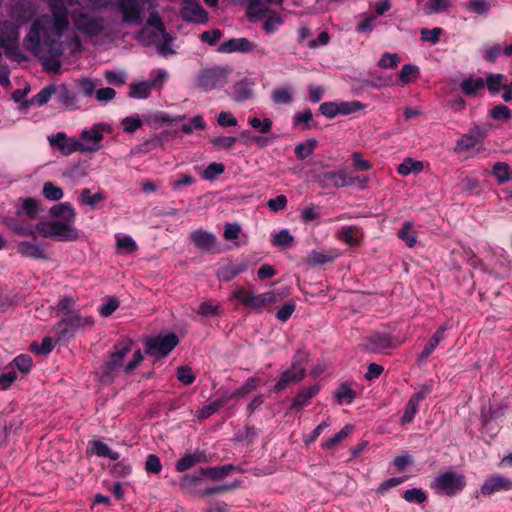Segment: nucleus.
<instances>
[{
  "mask_svg": "<svg viewBox=\"0 0 512 512\" xmlns=\"http://www.w3.org/2000/svg\"><path fill=\"white\" fill-rule=\"evenodd\" d=\"M166 32L165 28L163 33L158 34L156 33L155 28L143 27L139 32L138 38L147 45L156 44Z\"/></svg>",
  "mask_w": 512,
  "mask_h": 512,
  "instance_id": "obj_50",
  "label": "nucleus"
},
{
  "mask_svg": "<svg viewBox=\"0 0 512 512\" xmlns=\"http://www.w3.org/2000/svg\"><path fill=\"white\" fill-rule=\"evenodd\" d=\"M105 199L106 195L103 191H99L95 194H92L89 188H83L80 191L78 202L81 205H86L89 206L90 208H95L97 203L102 202Z\"/></svg>",
  "mask_w": 512,
  "mask_h": 512,
  "instance_id": "obj_37",
  "label": "nucleus"
},
{
  "mask_svg": "<svg viewBox=\"0 0 512 512\" xmlns=\"http://www.w3.org/2000/svg\"><path fill=\"white\" fill-rule=\"evenodd\" d=\"M230 73L231 68L228 66L203 68L197 76L196 86L205 92L220 89L227 84Z\"/></svg>",
  "mask_w": 512,
  "mask_h": 512,
  "instance_id": "obj_5",
  "label": "nucleus"
},
{
  "mask_svg": "<svg viewBox=\"0 0 512 512\" xmlns=\"http://www.w3.org/2000/svg\"><path fill=\"white\" fill-rule=\"evenodd\" d=\"M397 236L409 248H413L417 244L418 233L414 229V224L412 221H405L402 224L401 229L397 232Z\"/></svg>",
  "mask_w": 512,
  "mask_h": 512,
  "instance_id": "obj_31",
  "label": "nucleus"
},
{
  "mask_svg": "<svg viewBox=\"0 0 512 512\" xmlns=\"http://www.w3.org/2000/svg\"><path fill=\"white\" fill-rule=\"evenodd\" d=\"M271 100L276 105L290 104L293 101V89L290 86L277 87L271 93Z\"/></svg>",
  "mask_w": 512,
  "mask_h": 512,
  "instance_id": "obj_40",
  "label": "nucleus"
},
{
  "mask_svg": "<svg viewBox=\"0 0 512 512\" xmlns=\"http://www.w3.org/2000/svg\"><path fill=\"white\" fill-rule=\"evenodd\" d=\"M200 470L196 473L184 474L179 479L180 490L193 497H198L199 490L196 489L197 484L202 480Z\"/></svg>",
  "mask_w": 512,
  "mask_h": 512,
  "instance_id": "obj_25",
  "label": "nucleus"
},
{
  "mask_svg": "<svg viewBox=\"0 0 512 512\" xmlns=\"http://www.w3.org/2000/svg\"><path fill=\"white\" fill-rule=\"evenodd\" d=\"M39 212V202L34 198L21 199V208H17L16 214H25L31 219L37 217Z\"/></svg>",
  "mask_w": 512,
  "mask_h": 512,
  "instance_id": "obj_43",
  "label": "nucleus"
},
{
  "mask_svg": "<svg viewBox=\"0 0 512 512\" xmlns=\"http://www.w3.org/2000/svg\"><path fill=\"white\" fill-rule=\"evenodd\" d=\"M504 75L500 73L488 74L484 79L485 87L488 89L490 94L496 95L502 90Z\"/></svg>",
  "mask_w": 512,
  "mask_h": 512,
  "instance_id": "obj_47",
  "label": "nucleus"
},
{
  "mask_svg": "<svg viewBox=\"0 0 512 512\" xmlns=\"http://www.w3.org/2000/svg\"><path fill=\"white\" fill-rule=\"evenodd\" d=\"M485 88L484 79L481 77H473L470 76L465 78L460 83V89L462 93L469 97H476L479 94V91Z\"/></svg>",
  "mask_w": 512,
  "mask_h": 512,
  "instance_id": "obj_29",
  "label": "nucleus"
},
{
  "mask_svg": "<svg viewBox=\"0 0 512 512\" xmlns=\"http://www.w3.org/2000/svg\"><path fill=\"white\" fill-rule=\"evenodd\" d=\"M420 76V70L416 65L405 64L399 72V81L402 85L414 82Z\"/></svg>",
  "mask_w": 512,
  "mask_h": 512,
  "instance_id": "obj_44",
  "label": "nucleus"
},
{
  "mask_svg": "<svg viewBox=\"0 0 512 512\" xmlns=\"http://www.w3.org/2000/svg\"><path fill=\"white\" fill-rule=\"evenodd\" d=\"M18 252L24 256L33 259H47V254L44 248L29 241H21L17 246Z\"/></svg>",
  "mask_w": 512,
  "mask_h": 512,
  "instance_id": "obj_27",
  "label": "nucleus"
},
{
  "mask_svg": "<svg viewBox=\"0 0 512 512\" xmlns=\"http://www.w3.org/2000/svg\"><path fill=\"white\" fill-rule=\"evenodd\" d=\"M181 17L188 22L205 24L208 21L207 12L201 5L193 0H185L181 11Z\"/></svg>",
  "mask_w": 512,
  "mask_h": 512,
  "instance_id": "obj_17",
  "label": "nucleus"
},
{
  "mask_svg": "<svg viewBox=\"0 0 512 512\" xmlns=\"http://www.w3.org/2000/svg\"><path fill=\"white\" fill-rule=\"evenodd\" d=\"M190 239L194 243V245L205 251H215L217 239L214 234L204 231V230H195L190 234Z\"/></svg>",
  "mask_w": 512,
  "mask_h": 512,
  "instance_id": "obj_20",
  "label": "nucleus"
},
{
  "mask_svg": "<svg viewBox=\"0 0 512 512\" xmlns=\"http://www.w3.org/2000/svg\"><path fill=\"white\" fill-rule=\"evenodd\" d=\"M36 231L44 238H51L57 241H76L80 237L75 222L70 221H44L35 225Z\"/></svg>",
  "mask_w": 512,
  "mask_h": 512,
  "instance_id": "obj_3",
  "label": "nucleus"
},
{
  "mask_svg": "<svg viewBox=\"0 0 512 512\" xmlns=\"http://www.w3.org/2000/svg\"><path fill=\"white\" fill-rule=\"evenodd\" d=\"M116 247L120 253L130 254L138 249L131 236H116Z\"/></svg>",
  "mask_w": 512,
  "mask_h": 512,
  "instance_id": "obj_48",
  "label": "nucleus"
},
{
  "mask_svg": "<svg viewBox=\"0 0 512 512\" xmlns=\"http://www.w3.org/2000/svg\"><path fill=\"white\" fill-rule=\"evenodd\" d=\"M402 497L408 503L422 504L427 500V495L421 488L407 489L404 491Z\"/></svg>",
  "mask_w": 512,
  "mask_h": 512,
  "instance_id": "obj_52",
  "label": "nucleus"
},
{
  "mask_svg": "<svg viewBox=\"0 0 512 512\" xmlns=\"http://www.w3.org/2000/svg\"><path fill=\"white\" fill-rule=\"evenodd\" d=\"M94 325V319L91 316H83L79 312L61 319L57 323V340H66L74 337L76 331L81 328H90Z\"/></svg>",
  "mask_w": 512,
  "mask_h": 512,
  "instance_id": "obj_7",
  "label": "nucleus"
},
{
  "mask_svg": "<svg viewBox=\"0 0 512 512\" xmlns=\"http://www.w3.org/2000/svg\"><path fill=\"white\" fill-rule=\"evenodd\" d=\"M466 487V477L455 471L439 473L430 483V488L436 495L455 497Z\"/></svg>",
  "mask_w": 512,
  "mask_h": 512,
  "instance_id": "obj_4",
  "label": "nucleus"
},
{
  "mask_svg": "<svg viewBox=\"0 0 512 512\" xmlns=\"http://www.w3.org/2000/svg\"><path fill=\"white\" fill-rule=\"evenodd\" d=\"M220 304L209 300L202 302L199 306L198 314L201 316H217L220 314Z\"/></svg>",
  "mask_w": 512,
  "mask_h": 512,
  "instance_id": "obj_60",
  "label": "nucleus"
},
{
  "mask_svg": "<svg viewBox=\"0 0 512 512\" xmlns=\"http://www.w3.org/2000/svg\"><path fill=\"white\" fill-rule=\"evenodd\" d=\"M512 479L501 474H492L483 481L480 492L484 496H491L497 492L511 491Z\"/></svg>",
  "mask_w": 512,
  "mask_h": 512,
  "instance_id": "obj_16",
  "label": "nucleus"
},
{
  "mask_svg": "<svg viewBox=\"0 0 512 512\" xmlns=\"http://www.w3.org/2000/svg\"><path fill=\"white\" fill-rule=\"evenodd\" d=\"M80 137L87 142V146H95L99 149L100 142L103 140V129L100 124H96L90 129H84Z\"/></svg>",
  "mask_w": 512,
  "mask_h": 512,
  "instance_id": "obj_34",
  "label": "nucleus"
},
{
  "mask_svg": "<svg viewBox=\"0 0 512 512\" xmlns=\"http://www.w3.org/2000/svg\"><path fill=\"white\" fill-rule=\"evenodd\" d=\"M451 6L450 0H429L425 5L427 14H434L447 11Z\"/></svg>",
  "mask_w": 512,
  "mask_h": 512,
  "instance_id": "obj_57",
  "label": "nucleus"
},
{
  "mask_svg": "<svg viewBox=\"0 0 512 512\" xmlns=\"http://www.w3.org/2000/svg\"><path fill=\"white\" fill-rule=\"evenodd\" d=\"M250 126L262 134H267L271 131L273 122L270 118L260 119L253 117L249 119Z\"/></svg>",
  "mask_w": 512,
  "mask_h": 512,
  "instance_id": "obj_58",
  "label": "nucleus"
},
{
  "mask_svg": "<svg viewBox=\"0 0 512 512\" xmlns=\"http://www.w3.org/2000/svg\"><path fill=\"white\" fill-rule=\"evenodd\" d=\"M177 379L184 385H191L195 381L192 368L186 365L179 366L176 373Z\"/></svg>",
  "mask_w": 512,
  "mask_h": 512,
  "instance_id": "obj_63",
  "label": "nucleus"
},
{
  "mask_svg": "<svg viewBox=\"0 0 512 512\" xmlns=\"http://www.w3.org/2000/svg\"><path fill=\"white\" fill-rule=\"evenodd\" d=\"M74 28L82 34L96 36L103 30V19L85 13L82 9H74L69 14Z\"/></svg>",
  "mask_w": 512,
  "mask_h": 512,
  "instance_id": "obj_9",
  "label": "nucleus"
},
{
  "mask_svg": "<svg viewBox=\"0 0 512 512\" xmlns=\"http://www.w3.org/2000/svg\"><path fill=\"white\" fill-rule=\"evenodd\" d=\"M47 3L51 14H42L32 22L24 45L42 61L45 70L58 73L61 68L59 57L64 52L61 37L69 26L66 6L78 4V0H47Z\"/></svg>",
  "mask_w": 512,
  "mask_h": 512,
  "instance_id": "obj_1",
  "label": "nucleus"
},
{
  "mask_svg": "<svg viewBox=\"0 0 512 512\" xmlns=\"http://www.w3.org/2000/svg\"><path fill=\"white\" fill-rule=\"evenodd\" d=\"M306 374L305 362L295 356L291 366L283 371L273 389L276 393L285 390L288 386L295 385L303 380Z\"/></svg>",
  "mask_w": 512,
  "mask_h": 512,
  "instance_id": "obj_11",
  "label": "nucleus"
},
{
  "mask_svg": "<svg viewBox=\"0 0 512 512\" xmlns=\"http://www.w3.org/2000/svg\"><path fill=\"white\" fill-rule=\"evenodd\" d=\"M199 470L202 477L205 476L212 481H219L228 476L234 470V466L232 464H226L215 467L200 468Z\"/></svg>",
  "mask_w": 512,
  "mask_h": 512,
  "instance_id": "obj_30",
  "label": "nucleus"
},
{
  "mask_svg": "<svg viewBox=\"0 0 512 512\" xmlns=\"http://www.w3.org/2000/svg\"><path fill=\"white\" fill-rule=\"evenodd\" d=\"M167 78L168 73L165 70L160 69L152 79L139 83H132L129 87L128 96L133 99H147L150 96L151 91L153 89H160Z\"/></svg>",
  "mask_w": 512,
  "mask_h": 512,
  "instance_id": "obj_12",
  "label": "nucleus"
},
{
  "mask_svg": "<svg viewBox=\"0 0 512 512\" xmlns=\"http://www.w3.org/2000/svg\"><path fill=\"white\" fill-rule=\"evenodd\" d=\"M317 145L318 142L314 138L298 143L294 149L296 158L299 160H305L314 153Z\"/></svg>",
  "mask_w": 512,
  "mask_h": 512,
  "instance_id": "obj_41",
  "label": "nucleus"
},
{
  "mask_svg": "<svg viewBox=\"0 0 512 512\" xmlns=\"http://www.w3.org/2000/svg\"><path fill=\"white\" fill-rule=\"evenodd\" d=\"M283 24V19L280 15L276 13L270 14L263 23V29L266 33L270 34L278 30V28Z\"/></svg>",
  "mask_w": 512,
  "mask_h": 512,
  "instance_id": "obj_64",
  "label": "nucleus"
},
{
  "mask_svg": "<svg viewBox=\"0 0 512 512\" xmlns=\"http://www.w3.org/2000/svg\"><path fill=\"white\" fill-rule=\"evenodd\" d=\"M0 47L8 58L16 61L24 59L19 47V28L11 21L0 22Z\"/></svg>",
  "mask_w": 512,
  "mask_h": 512,
  "instance_id": "obj_6",
  "label": "nucleus"
},
{
  "mask_svg": "<svg viewBox=\"0 0 512 512\" xmlns=\"http://www.w3.org/2000/svg\"><path fill=\"white\" fill-rule=\"evenodd\" d=\"M111 472L115 477L125 478L132 473V465L127 459H122L111 467Z\"/></svg>",
  "mask_w": 512,
  "mask_h": 512,
  "instance_id": "obj_53",
  "label": "nucleus"
},
{
  "mask_svg": "<svg viewBox=\"0 0 512 512\" xmlns=\"http://www.w3.org/2000/svg\"><path fill=\"white\" fill-rule=\"evenodd\" d=\"M492 174L499 185L509 182L512 177L510 167L506 162L494 163Z\"/></svg>",
  "mask_w": 512,
  "mask_h": 512,
  "instance_id": "obj_42",
  "label": "nucleus"
},
{
  "mask_svg": "<svg viewBox=\"0 0 512 512\" xmlns=\"http://www.w3.org/2000/svg\"><path fill=\"white\" fill-rule=\"evenodd\" d=\"M294 242V237L287 229H282L278 233L273 234L272 244L275 247H290Z\"/></svg>",
  "mask_w": 512,
  "mask_h": 512,
  "instance_id": "obj_51",
  "label": "nucleus"
},
{
  "mask_svg": "<svg viewBox=\"0 0 512 512\" xmlns=\"http://www.w3.org/2000/svg\"><path fill=\"white\" fill-rule=\"evenodd\" d=\"M424 170V163L419 160H415L411 157H407L397 167V172L401 176H408L411 173L419 174Z\"/></svg>",
  "mask_w": 512,
  "mask_h": 512,
  "instance_id": "obj_35",
  "label": "nucleus"
},
{
  "mask_svg": "<svg viewBox=\"0 0 512 512\" xmlns=\"http://www.w3.org/2000/svg\"><path fill=\"white\" fill-rule=\"evenodd\" d=\"M448 329L446 325H441L435 333L430 337L423 350L417 357L418 364H424L429 356L435 351L439 343L445 338V332Z\"/></svg>",
  "mask_w": 512,
  "mask_h": 512,
  "instance_id": "obj_18",
  "label": "nucleus"
},
{
  "mask_svg": "<svg viewBox=\"0 0 512 512\" xmlns=\"http://www.w3.org/2000/svg\"><path fill=\"white\" fill-rule=\"evenodd\" d=\"M42 193L43 196L50 201H58L62 199L64 195L63 190L55 186L52 182L44 183Z\"/></svg>",
  "mask_w": 512,
  "mask_h": 512,
  "instance_id": "obj_54",
  "label": "nucleus"
},
{
  "mask_svg": "<svg viewBox=\"0 0 512 512\" xmlns=\"http://www.w3.org/2000/svg\"><path fill=\"white\" fill-rule=\"evenodd\" d=\"M252 43L247 38H233L222 42L217 51L220 53L250 52Z\"/></svg>",
  "mask_w": 512,
  "mask_h": 512,
  "instance_id": "obj_23",
  "label": "nucleus"
},
{
  "mask_svg": "<svg viewBox=\"0 0 512 512\" xmlns=\"http://www.w3.org/2000/svg\"><path fill=\"white\" fill-rule=\"evenodd\" d=\"M248 268L247 261L229 262L219 267L217 278L221 282H229Z\"/></svg>",
  "mask_w": 512,
  "mask_h": 512,
  "instance_id": "obj_19",
  "label": "nucleus"
},
{
  "mask_svg": "<svg viewBox=\"0 0 512 512\" xmlns=\"http://www.w3.org/2000/svg\"><path fill=\"white\" fill-rule=\"evenodd\" d=\"M119 305L120 302L116 297H107L99 307V314L105 318L109 317L118 309Z\"/></svg>",
  "mask_w": 512,
  "mask_h": 512,
  "instance_id": "obj_55",
  "label": "nucleus"
},
{
  "mask_svg": "<svg viewBox=\"0 0 512 512\" xmlns=\"http://www.w3.org/2000/svg\"><path fill=\"white\" fill-rule=\"evenodd\" d=\"M353 430L352 425L344 426L339 432H337L334 436L330 437L326 441L322 443V448L326 450H332L336 445H338L341 441H343Z\"/></svg>",
  "mask_w": 512,
  "mask_h": 512,
  "instance_id": "obj_46",
  "label": "nucleus"
},
{
  "mask_svg": "<svg viewBox=\"0 0 512 512\" xmlns=\"http://www.w3.org/2000/svg\"><path fill=\"white\" fill-rule=\"evenodd\" d=\"M337 238L347 245H357L362 241L363 233L357 226H343Z\"/></svg>",
  "mask_w": 512,
  "mask_h": 512,
  "instance_id": "obj_28",
  "label": "nucleus"
},
{
  "mask_svg": "<svg viewBox=\"0 0 512 512\" xmlns=\"http://www.w3.org/2000/svg\"><path fill=\"white\" fill-rule=\"evenodd\" d=\"M172 41L173 39L168 32L163 34V37L155 44L158 53L164 57L174 54L175 52L171 46Z\"/></svg>",
  "mask_w": 512,
  "mask_h": 512,
  "instance_id": "obj_56",
  "label": "nucleus"
},
{
  "mask_svg": "<svg viewBox=\"0 0 512 512\" xmlns=\"http://www.w3.org/2000/svg\"><path fill=\"white\" fill-rule=\"evenodd\" d=\"M48 141L52 147L58 148L61 154L70 155L74 152H96L98 147L87 146L74 138L67 137L64 132H58L48 137Z\"/></svg>",
  "mask_w": 512,
  "mask_h": 512,
  "instance_id": "obj_10",
  "label": "nucleus"
},
{
  "mask_svg": "<svg viewBox=\"0 0 512 512\" xmlns=\"http://www.w3.org/2000/svg\"><path fill=\"white\" fill-rule=\"evenodd\" d=\"M354 180L349 176L345 169L337 171H327L318 177V184L321 188H341L353 185Z\"/></svg>",
  "mask_w": 512,
  "mask_h": 512,
  "instance_id": "obj_15",
  "label": "nucleus"
},
{
  "mask_svg": "<svg viewBox=\"0 0 512 512\" xmlns=\"http://www.w3.org/2000/svg\"><path fill=\"white\" fill-rule=\"evenodd\" d=\"M356 398V391L346 382H342L334 391V399L337 404H351Z\"/></svg>",
  "mask_w": 512,
  "mask_h": 512,
  "instance_id": "obj_33",
  "label": "nucleus"
},
{
  "mask_svg": "<svg viewBox=\"0 0 512 512\" xmlns=\"http://www.w3.org/2000/svg\"><path fill=\"white\" fill-rule=\"evenodd\" d=\"M338 256L337 250L327 252L313 250L308 254L307 262L311 265H322L334 261Z\"/></svg>",
  "mask_w": 512,
  "mask_h": 512,
  "instance_id": "obj_36",
  "label": "nucleus"
},
{
  "mask_svg": "<svg viewBox=\"0 0 512 512\" xmlns=\"http://www.w3.org/2000/svg\"><path fill=\"white\" fill-rule=\"evenodd\" d=\"M275 302L276 295L273 291H268L261 294H254L252 292L249 311L262 313L266 308Z\"/></svg>",
  "mask_w": 512,
  "mask_h": 512,
  "instance_id": "obj_24",
  "label": "nucleus"
},
{
  "mask_svg": "<svg viewBox=\"0 0 512 512\" xmlns=\"http://www.w3.org/2000/svg\"><path fill=\"white\" fill-rule=\"evenodd\" d=\"M179 338L174 333L159 334L150 337L145 343V352L155 358L166 357L177 345Z\"/></svg>",
  "mask_w": 512,
  "mask_h": 512,
  "instance_id": "obj_8",
  "label": "nucleus"
},
{
  "mask_svg": "<svg viewBox=\"0 0 512 512\" xmlns=\"http://www.w3.org/2000/svg\"><path fill=\"white\" fill-rule=\"evenodd\" d=\"M6 226L15 234L24 237H34L36 229L31 225H24L15 218H9L5 221Z\"/></svg>",
  "mask_w": 512,
  "mask_h": 512,
  "instance_id": "obj_39",
  "label": "nucleus"
},
{
  "mask_svg": "<svg viewBox=\"0 0 512 512\" xmlns=\"http://www.w3.org/2000/svg\"><path fill=\"white\" fill-rule=\"evenodd\" d=\"M253 96L252 82L248 79H242L233 85L231 97L236 102H242L251 99Z\"/></svg>",
  "mask_w": 512,
  "mask_h": 512,
  "instance_id": "obj_26",
  "label": "nucleus"
},
{
  "mask_svg": "<svg viewBox=\"0 0 512 512\" xmlns=\"http://www.w3.org/2000/svg\"><path fill=\"white\" fill-rule=\"evenodd\" d=\"M148 0H118V8L123 21L129 24H140L143 20V6Z\"/></svg>",
  "mask_w": 512,
  "mask_h": 512,
  "instance_id": "obj_14",
  "label": "nucleus"
},
{
  "mask_svg": "<svg viewBox=\"0 0 512 512\" xmlns=\"http://www.w3.org/2000/svg\"><path fill=\"white\" fill-rule=\"evenodd\" d=\"M207 462V456L204 451L195 450L193 453L184 454L175 464L177 472L183 473L198 463Z\"/></svg>",
  "mask_w": 512,
  "mask_h": 512,
  "instance_id": "obj_21",
  "label": "nucleus"
},
{
  "mask_svg": "<svg viewBox=\"0 0 512 512\" xmlns=\"http://www.w3.org/2000/svg\"><path fill=\"white\" fill-rule=\"evenodd\" d=\"M55 92L56 87L54 85L46 86L32 98L31 102L37 104L38 106H42L51 99Z\"/></svg>",
  "mask_w": 512,
  "mask_h": 512,
  "instance_id": "obj_59",
  "label": "nucleus"
},
{
  "mask_svg": "<svg viewBox=\"0 0 512 512\" xmlns=\"http://www.w3.org/2000/svg\"><path fill=\"white\" fill-rule=\"evenodd\" d=\"M337 108L339 115H350L364 109L365 105L357 100L340 101L337 102Z\"/></svg>",
  "mask_w": 512,
  "mask_h": 512,
  "instance_id": "obj_49",
  "label": "nucleus"
},
{
  "mask_svg": "<svg viewBox=\"0 0 512 512\" xmlns=\"http://www.w3.org/2000/svg\"><path fill=\"white\" fill-rule=\"evenodd\" d=\"M251 296L252 291L246 290L243 287H235L229 296V300H236L240 305L249 311Z\"/></svg>",
  "mask_w": 512,
  "mask_h": 512,
  "instance_id": "obj_45",
  "label": "nucleus"
},
{
  "mask_svg": "<svg viewBox=\"0 0 512 512\" xmlns=\"http://www.w3.org/2000/svg\"><path fill=\"white\" fill-rule=\"evenodd\" d=\"M50 215L54 218H63V221H76V212L72 205L63 202L50 208Z\"/></svg>",
  "mask_w": 512,
  "mask_h": 512,
  "instance_id": "obj_32",
  "label": "nucleus"
},
{
  "mask_svg": "<svg viewBox=\"0 0 512 512\" xmlns=\"http://www.w3.org/2000/svg\"><path fill=\"white\" fill-rule=\"evenodd\" d=\"M75 304H76V300L73 297L65 296V297H62L57 302L56 309L58 312L69 316L75 312L74 311Z\"/></svg>",
  "mask_w": 512,
  "mask_h": 512,
  "instance_id": "obj_62",
  "label": "nucleus"
},
{
  "mask_svg": "<svg viewBox=\"0 0 512 512\" xmlns=\"http://www.w3.org/2000/svg\"><path fill=\"white\" fill-rule=\"evenodd\" d=\"M320 392V385L314 384L309 387L302 388L294 397L291 409L300 410L310 404L313 397Z\"/></svg>",
  "mask_w": 512,
  "mask_h": 512,
  "instance_id": "obj_22",
  "label": "nucleus"
},
{
  "mask_svg": "<svg viewBox=\"0 0 512 512\" xmlns=\"http://www.w3.org/2000/svg\"><path fill=\"white\" fill-rule=\"evenodd\" d=\"M225 171V166L223 163L213 162L209 164L202 174V178L204 180H214L217 176L221 175Z\"/></svg>",
  "mask_w": 512,
  "mask_h": 512,
  "instance_id": "obj_61",
  "label": "nucleus"
},
{
  "mask_svg": "<svg viewBox=\"0 0 512 512\" xmlns=\"http://www.w3.org/2000/svg\"><path fill=\"white\" fill-rule=\"evenodd\" d=\"M403 342L404 340H398L391 334L378 332L365 338L363 347L368 352L381 353L386 349H395Z\"/></svg>",
  "mask_w": 512,
  "mask_h": 512,
  "instance_id": "obj_13",
  "label": "nucleus"
},
{
  "mask_svg": "<svg viewBox=\"0 0 512 512\" xmlns=\"http://www.w3.org/2000/svg\"><path fill=\"white\" fill-rule=\"evenodd\" d=\"M483 138V135L479 131H472L470 133L462 135L456 143V150L467 151L473 148Z\"/></svg>",
  "mask_w": 512,
  "mask_h": 512,
  "instance_id": "obj_38",
  "label": "nucleus"
},
{
  "mask_svg": "<svg viewBox=\"0 0 512 512\" xmlns=\"http://www.w3.org/2000/svg\"><path fill=\"white\" fill-rule=\"evenodd\" d=\"M132 340L125 339L117 342L109 354V359L103 363L98 372L99 381L103 384H111L123 370V360L132 350Z\"/></svg>",
  "mask_w": 512,
  "mask_h": 512,
  "instance_id": "obj_2",
  "label": "nucleus"
}]
</instances>
